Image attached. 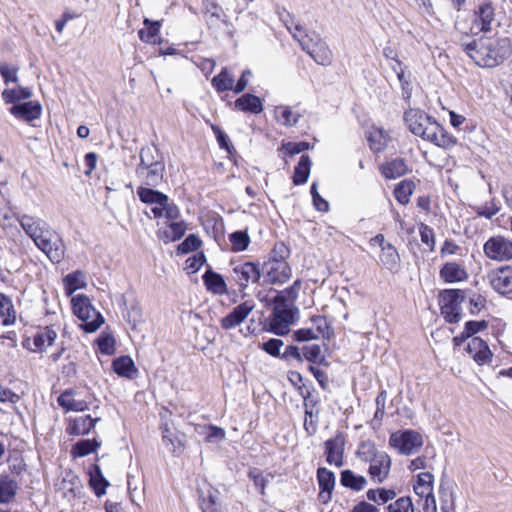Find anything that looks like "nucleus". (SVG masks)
I'll list each match as a JSON object with an SVG mask.
<instances>
[{
    "mask_svg": "<svg viewBox=\"0 0 512 512\" xmlns=\"http://www.w3.org/2000/svg\"><path fill=\"white\" fill-rule=\"evenodd\" d=\"M16 320V312L9 297L0 293V323L4 326L13 324Z\"/></svg>",
    "mask_w": 512,
    "mask_h": 512,
    "instance_id": "40",
    "label": "nucleus"
},
{
    "mask_svg": "<svg viewBox=\"0 0 512 512\" xmlns=\"http://www.w3.org/2000/svg\"><path fill=\"white\" fill-rule=\"evenodd\" d=\"M312 161L310 157L306 154H303L298 164L294 167V172L292 176V182L294 185L299 186L305 184L310 176Z\"/></svg>",
    "mask_w": 512,
    "mask_h": 512,
    "instance_id": "35",
    "label": "nucleus"
},
{
    "mask_svg": "<svg viewBox=\"0 0 512 512\" xmlns=\"http://www.w3.org/2000/svg\"><path fill=\"white\" fill-rule=\"evenodd\" d=\"M281 111V118H278V121L286 126V127H293L296 126L299 122V119L301 115L299 113H293L291 108L289 106H278L276 108V111Z\"/></svg>",
    "mask_w": 512,
    "mask_h": 512,
    "instance_id": "56",
    "label": "nucleus"
},
{
    "mask_svg": "<svg viewBox=\"0 0 512 512\" xmlns=\"http://www.w3.org/2000/svg\"><path fill=\"white\" fill-rule=\"evenodd\" d=\"M18 70L19 68L17 66L0 61V75L6 85L18 82Z\"/></svg>",
    "mask_w": 512,
    "mask_h": 512,
    "instance_id": "57",
    "label": "nucleus"
},
{
    "mask_svg": "<svg viewBox=\"0 0 512 512\" xmlns=\"http://www.w3.org/2000/svg\"><path fill=\"white\" fill-rule=\"evenodd\" d=\"M466 299V293L462 289H444L439 292L438 304L441 315L447 323H458L462 318L461 304Z\"/></svg>",
    "mask_w": 512,
    "mask_h": 512,
    "instance_id": "4",
    "label": "nucleus"
},
{
    "mask_svg": "<svg viewBox=\"0 0 512 512\" xmlns=\"http://www.w3.org/2000/svg\"><path fill=\"white\" fill-rule=\"evenodd\" d=\"M439 501L441 512L455 511V497L451 484L442 477L439 486Z\"/></svg>",
    "mask_w": 512,
    "mask_h": 512,
    "instance_id": "32",
    "label": "nucleus"
},
{
    "mask_svg": "<svg viewBox=\"0 0 512 512\" xmlns=\"http://www.w3.org/2000/svg\"><path fill=\"white\" fill-rule=\"evenodd\" d=\"M277 14L292 35L296 33L299 37L303 36L305 33L303 27L300 24H295L294 16L290 12L285 8H277Z\"/></svg>",
    "mask_w": 512,
    "mask_h": 512,
    "instance_id": "50",
    "label": "nucleus"
},
{
    "mask_svg": "<svg viewBox=\"0 0 512 512\" xmlns=\"http://www.w3.org/2000/svg\"><path fill=\"white\" fill-rule=\"evenodd\" d=\"M340 484L345 488L358 492L365 488L367 479L350 469H345L340 473Z\"/></svg>",
    "mask_w": 512,
    "mask_h": 512,
    "instance_id": "33",
    "label": "nucleus"
},
{
    "mask_svg": "<svg viewBox=\"0 0 512 512\" xmlns=\"http://www.w3.org/2000/svg\"><path fill=\"white\" fill-rule=\"evenodd\" d=\"M381 254L379 256L381 263L389 270L397 268L400 257L396 248L392 244H387L382 247Z\"/></svg>",
    "mask_w": 512,
    "mask_h": 512,
    "instance_id": "45",
    "label": "nucleus"
},
{
    "mask_svg": "<svg viewBox=\"0 0 512 512\" xmlns=\"http://www.w3.org/2000/svg\"><path fill=\"white\" fill-rule=\"evenodd\" d=\"M202 245V240L196 234H189L177 247V253L185 255L196 251Z\"/></svg>",
    "mask_w": 512,
    "mask_h": 512,
    "instance_id": "51",
    "label": "nucleus"
},
{
    "mask_svg": "<svg viewBox=\"0 0 512 512\" xmlns=\"http://www.w3.org/2000/svg\"><path fill=\"white\" fill-rule=\"evenodd\" d=\"M404 121L408 129L415 135L427 140L432 129H438L436 119L422 110L409 109L404 113Z\"/></svg>",
    "mask_w": 512,
    "mask_h": 512,
    "instance_id": "8",
    "label": "nucleus"
},
{
    "mask_svg": "<svg viewBox=\"0 0 512 512\" xmlns=\"http://www.w3.org/2000/svg\"><path fill=\"white\" fill-rule=\"evenodd\" d=\"M2 99L6 104H18L21 100H26L32 97V91L30 88L18 86L17 88L4 89Z\"/></svg>",
    "mask_w": 512,
    "mask_h": 512,
    "instance_id": "39",
    "label": "nucleus"
},
{
    "mask_svg": "<svg viewBox=\"0 0 512 512\" xmlns=\"http://www.w3.org/2000/svg\"><path fill=\"white\" fill-rule=\"evenodd\" d=\"M95 343L101 354L113 355L115 353V339L112 335L102 333Z\"/></svg>",
    "mask_w": 512,
    "mask_h": 512,
    "instance_id": "53",
    "label": "nucleus"
},
{
    "mask_svg": "<svg viewBox=\"0 0 512 512\" xmlns=\"http://www.w3.org/2000/svg\"><path fill=\"white\" fill-rule=\"evenodd\" d=\"M100 446L101 442L96 438L80 439L72 446L71 454L74 458L85 457L95 452Z\"/></svg>",
    "mask_w": 512,
    "mask_h": 512,
    "instance_id": "37",
    "label": "nucleus"
},
{
    "mask_svg": "<svg viewBox=\"0 0 512 512\" xmlns=\"http://www.w3.org/2000/svg\"><path fill=\"white\" fill-rule=\"evenodd\" d=\"M366 497L369 501L382 505L394 499L396 497V492L393 489L381 487L377 489H369L366 492Z\"/></svg>",
    "mask_w": 512,
    "mask_h": 512,
    "instance_id": "46",
    "label": "nucleus"
},
{
    "mask_svg": "<svg viewBox=\"0 0 512 512\" xmlns=\"http://www.w3.org/2000/svg\"><path fill=\"white\" fill-rule=\"evenodd\" d=\"M440 277L446 283L461 282L468 278L466 270L456 262H447L440 269Z\"/></svg>",
    "mask_w": 512,
    "mask_h": 512,
    "instance_id": "27",
    "label": "nucleus"
},
{
    "mask_svg": "<svg viewBox=\"0 0 512 512\" xmlns=\"http://www.w3.org/2000/svg\"><path fill=\"white\" fill-rule=\"evenodd\" d=\"M421 241L426 244L430 251L435 249V235L433 229L427 224L421 223L419 227Z\"/></svg>",
    "mask_w": 512,
    "mask_h": 512,
    "instance_id": "64",
    "label": "nucleus"
},
{
    "mask_svg": "<svg viewBox=\"0 0 512 512\" xmlns=\"http://www.w3.org/2000/svg\"><path fill=\"white\" fill-rule=\"evenodd\" d=\"M283 341L278 338H270L269 340L260 344V349L275 358H281L282 353L280 352L283 346Z\"/></svg>",
    "mask_w": 512,
    "mask_h": 512,
    "instance_id": "61",
    "label": "nucleus"
},
{
    "mask_svg": "<svg viewBox=\"0 0 512 512\" xmlns=\"http://www.w3.org/2000/svg\"><path fill=\"white\" fill-rule=\"evenodd\" d=\"M388 512H414L413 502L410 496H403L387 506Z\"/></svg>",
    "mask_w": 512,
    "mask_h": 512,
    "instance_id": "58",
    "label": "nucleus"
},
{
    "mask_svg": "<svg viewBox=\"0 0 512 512\" xmlns=\"http://www.w3.org/2000/svg\"><path fill=\"white\" fill-rule=\"evenodd\" d=\"M466 351L478 365L488 363L493 356L488 344L480 337H472L466 346Z\"/></svg>",
    "mask_w": 512,
    "mask_h": 512,
    "instance_id": "20",
    "label": "nucleus"
},
{
    "mask_svg": "<svg viewBox=\"0 0 512 512\" xmlns=\"http://www.w3.org/2000/svg\"><path fill=\"white\" fill-rule=\"evenodd\" d=\"M145 28L140 29L138 32L141 41L153 44L156 42V37L159 33L161 23L159 21H153L148 18L144 19Z\"/></svg>",
    "mask_w": 512,
    "mask_h": 512,
    "instance_id": "42",
    "label": "nucleus"
},
{
    "mask_svg": "<svg viewBox=\"0 0 512 512\" xmlns=\"http://www.w3.org/2000/svg\"><path fill=\"white\" fill-rule=\"evenodd\" d=\"M290 254V248L284 242L278 241L274 244L266 261H287Z\"/></svg>",
    "mask_w": 512,
    "mask_h": 512,
    "instance_id": "54",
    "label": "nucleus"
},
{
    "mask_svg": "<svg viewBox=\"0 0 512 512\" xmlns=\"http://www.w3.org/2000/svg\"><path fill=\"white\" fill-rule=\"evenodd\" d=\"M415 184L411 180H402L395 186L393 191L395 199L402 205L407 204L410 201V196L413 193Z\"/></svg>",
    "mask_w": 512,
    "mask_h": 512,
    "instance_id": "47",
    "label": "nucleus"
},
{
    "mask_svg": "<svg viewBox=\"0 0 512 512\" xmlns=\"http://www.w3.org/2000/svg\"><path fill=\"white\" fill-rule=\"evenodd\" d=\"M389 444L400 454L411 455L423 446V437L415 430L406 429L392 433Z\"/></svg>",
    "mask_w": 512,
    "mask_h": 512,
    "instance_id": "9",
    "label": "nucleus"
},
{
    "mask_svg": "<svg viewBox=\"0 0 512 512\" xmlns=\"http://www.w3.org/2000/svg\"><path fill=\"white\" fill-rule=\"evenodd\" d=\"M9 112L18 119L32 122L40 118L42 106L38 101H27L12 105Z\"/></svg>",
    "mask_w": 512,
    "mask_h": 512,
    "instance_id": "19",
    "label": "nucleus"
},
{
    "mask_svg": "<svg viewBox=\"0 0 512 512\" xmlns=\"http://www.w3.org/2000/svg\"><path fill=\"white\" fill-rule=\"evenodd\" d=\"M345 446V436L338 432L333 438L325 441V456L328 464H335L337 467L343 465V454Z\"/></svg>",
    "mask_w": 512,
    "mask_h": 512,
    "instance_id": "14",
    "label": "nucleus"
},
{
    "mask_svg": "<svg viewBox=\"0 0 512 512\" xmlns=\"http://www.w3.org/2000/svg\"><path fill=\"white\" fill-rule=\"evenodd\" d=\"M408 166L406 164V161L402 158H396L391 161H388L381 165L380 171L381 174L386 179H396L403 175H405L408 172Z\"/></svg>",
    "mask_w": 512,
    "mask_h": 512,
    "instance_id": "29",
    "label": "nucleus"
},
{
    "mask_svg": "<svg viewBox=\"0 0 512 512\" xmlns=\"http://www.w3.org/2000/svg\"><path fill=\"white\" fill-rule=\"evenodd\" d=\"M136 176L141 180L143 185L149 187H157L162 183L165 173V163L137 165Z\"/></svg>",
    "mask_w": 512,
    "mask_h": 512,
    "instance_id": "13",
    "label": "nucleus"
},
{
    "mask_svg": "<svg viewBox=\"0 0 512 512\" xmlns=\"http://www.w3.org/2000/svg\"><path fill=\"white\" fill-rule=\"evenodd\" d=\"M485 255L496 261H508L512 259V241L503 237H491L484 244Z\"/></svg>",
    "mask_w": 512,
    "mask_h": 512,
    "instance_id": "11",
    "label": "nucleus"
},
{
    "mask_svg": "<svg viewBox=\"0 0 512 512\" xmlns=\"http://www.w3.org/2000/svg\"><path fill=\"white\" fill-rule=\"evenodd\" d=\"M229 241L233 252H243L247 250L251 242L250 236L245 230H237L229 234Z\"/></svg>",
    "mask_w": 512,
    "mask_h": 512,
    "instance_id": "48",
    "label": "nucleus"
},
{
    "mask_svg": "<svg viewBox=\"0 0 512 512\" xmlns=\"http://www.w3.org/2000/svg\"><path fill=\"white\" fill-rule=\"evenodd\" d=\"M162 440L167 447L171 446L173 453L183 447L181 440L173 433L168 423L162 426Z\"/></svg>",
    "mask_w": 512,
    "mask_h": 512,
    "instance_id": "55",
    "label": "nucleus"
},
{
    "mask_svg": "<svg viewBox=\"0 0 512 512\" xmlns=\"http://www.w3.org/2000/svg\"><path fill=\"white\" fill-rule=\"evenodd\" d=\"M311 322L316 325L317 334H321L323 338L329 339L332 331L327 318L323 315H314L311 317Z\"/></svg>",
    "mask_w": 512,
    "mask_h": 512,
    "instance_id": "62",
    "label": "nucleus"
},
{
    "mask_svg": "<svg viewBox=\"0 0 512 512\" xmlns=\"http://www.w3.org/2000/svg\"><path fill=\"white\" fill-rule=\"evenodd\" d=\"M319 489L323 492L333 491L336 483V476L333 471L326 467H319L316 472Z\"/></svg>",
    "mask_w": 512,
    "mask_h": 512,
    "instance_id": "43",
    "label": "nucleus"
},
{
    "mask_svg": "<svg viewBox=\"0 0 512 512\" xmlns=\"http://www.w3.org/2000/svg\"><path fill=\"white\" fill-rule=\"evenodd\" d=\"M230 271L229 280L234 282L240 291H244L248 285L259 283L261 279V268L259 262L246 261L233 264Z\"/></svg>",
    "mask_w": 512,
    "mask_h": 512,
    "instance_id": "7",
    "label": "nucleus"
},
{
    "mask_svg": "<svg viewBox=\"0 0 512 512\" xmlns=\"http://www.w3.org/2000/svg\"><path fill=\"white\" fill-rule=\"evenodd\" d=\"M89 486L97 497H101L106 493L109 481L104 477L102 470L98 464H92L89 468Z\"/></svg>",
    "mask_w": 512,
    "mask_h": 512,
    "instance_id": "26",
    "label": "nucleus"
},
{
    "mask_svg": "<svg viewBox=\"0 0 512 512\" xmlns=\"http://www.w3.org/2000/svg\"><path fill=\"white\" fill-rule=\"evenodd\" d=\"M211 129L216 137L217 143L222 150H225L228 154L235 153V148L230 142L229 136L215 124L211 125Z\"/></svg>",
    "mask_w": 512,
    "mask_h": 512,
    "instance_id": "52",
    "label": "nucleus"
},
{
    "mask_svg": "<svg viewBox=\"0 0 512 512\" xmlns=\"http://www.w3.org/2000/svg\"><path fill=\"white\" fill-rule=\"evenodd\" d=\"M492 288L501 295L512 292V266H503L493 270L490 275Z\"/></svg>",
    "mask_w": 512,
    "mask_h": 512,
    "instance_id": "16",
    "label": "nucleus"
},
{
    "mask_svg": "<svg viewBox=\"0 0 512 512\" xmlns=\"http://www.w3.org/2000/svg\"><path fill=\"white\" fill-rule=\"evenodd\" d=\"M297 292H295L294 288H285L284 290L277 292L276 296L274 297L273 301L274 304H286L290 307H296L294 305L295 300L297 299Z\"/></svg>",
    "mask_w": 512,
    "mask_h": 512,
    "instance_id": "59",
    "label": "nucleus"
},
{
    "mask_svg": "<svg viewBox=\"0 0 512 512\" xmlns=\"http://www.w3.org/2000/svg\"><path fill=\"white\" fill-rule=\"evenodd\" d=\"M254 307L255 305L252 301H245L237 305L220 320L221 328L230 330L237 327L248 317Z\"/></svg>",
    "mask_w": 512,
    "mask_h": 512,
    "instance_id": "15",
    "label": "nucleus"
},
{
    "mask_svg": "<svg viewBox=\"0 0 512 512\" xmlns=\"http://www.w3.org/2000/svg\"><path fill=\"white\" fill-rule=\"evenodd\" d=\"M298 313L297 307H290L286 304L274 305L268 318L267 330L277 336L287 335L290 331L289 326L295 322Z\"/></svg>",
    "mask_w": 512,
    "mask_h": 512,
    "instance_id": "6",
    "label": "nucleus"
},
{
    "mask_svg": "<svg viewBox=\"0 0 512 512\" xmlns=\"http://www.w3.org/2000/svg\"><path fill=\"white\" fill-rule=\"evenodd\" d=\"M381 452L377 450L373 441L365 440L359 443L356 456L364 462H371Z\"/></svg>",
    "mask_w": 512,
    "mask_h": 512,
    "instance_id": "49",
    "label": "nucleus"
},
{
    "mask_svg": "<svg viewBox=\"0 0 512 512\" xmlns=\"http://www.w3.org/2000/svg\"><path fill=\"white\" fill-rule=\"evenodd\" d=\"M18 483L9 475H0V504L12 502L18 491Z\"/></svg>",
    "mask_w": 512,
    "mask_h": 512,
    "instance_id": "30",
    "label": "nucleus"
},
{
    "mask_svg": "<svg viewBox=\"0 0 512 512\" xmlns=\"http://www.w3.org/2000/svg\"><path fill=\"white\" fill-rule=\"evenodd\" d=\"M234 108L245 113L259 114L263 111L264 106L260 97L245 93L235 100Z\"/></svg>",
    "mask_w": 512,
    "mask_h": 512,
    "instance_id": "23",
    "label": "nucleus"
},
{
    "mask_svg": "<svg viewBox=\"0 0 512 512\" xmlns=\"http://www.w3.org/2000/svg\"><path fill=\"white\" fill-rule=\"evenodd\" d=\"M140 162L138 165L161 164L164 163V155L159 148L152 143L151 146H144L140 150Z\"/></svg>",
    "mask_w": 512,
    "mask_h": 512,
    "instance_id": "38",
    "label": "nucleus"
},
{
    "mask_svg": "<svg viewBox=\"0 0 512 512\" xmlns=\"http://www.w3.org/2000/svg\"><path fill=\"white\" fill-rule=\"evenodd\" d=\"M234 76L229 72L227 67H223L221 71L211 80V85L218 93L233 90Z\"/></svg>",
    "mask_w": 512,
    "mask_h": 512,
    "instance_id": "36",
    "label": "nucleus"
},
{
    "mask_svg": "<svg viewBox=\"0 0 512 512\" xmlns=\"http://www.w3.org/2000/svg\"><path fill=\"white\" fill-rule=\"evenodd\" d=\"M202 9L203 13L209 16L207 23L215 25L218 22H223L225 25H228L227 15L215 0H203Z\"/></svg>",
    "mask_w": 512,
    "mask_h": 512,
    "instance_id": "28",
    "label": "nucleus"
},
{
    "mask_svg": "<svg viewBox=\"0 0 512 512\" xmlns=\"http://www.w3.org/2000/svg\"><path fill=\"white\" fill-rule=\"evenodd\" d=\"M100 421V417L92 418L90 415L69 418L66 432L69 435H87Z\"/></svg>",
    "mask_w": 512,
    "mask_h": 512,
    "instance_id": "21",
    "label": "nucleus"
},
{
    "mask_svg": "<svg viewBox=\"0 0 512 512\" xmlns=\"http://www.w3.org/2000/svg\"><path fill=\"white\" fill-rule=\"evenodd\" d=\"M494 20L495 9L491 2H484L480 4L474 11L473 25L476 26L480 32H490L492 30V23Z\"/></svg>",
    "mask_w": 512,
    "mask_h": 512,
    "instance_id": "17",
    "label": "nucleus"
},
{
    "mask_svg": "<svg viewBox=\"0 0 512 512\" xmlns=\"http://www.w3.org/2000/svg\"><path fill=\"white\" fill-rule=\"evenodd\" d=\"M263 284L274 285L287 282L292 276V270L287 261H264L260 264Z\"/></svg>",
    "mask_w": 512,
    "mask_h": 512,
    "instance_id": "10",
    "label": "nucleus"
},
{
    "mask_svg": "<svg viewBox=\"0 0 512 512\" xmlns=\"http://www.w3.org/2000/svg\"><path fill=\"white\" fill-rule=\"evenodd\" d=\"M71 304L74 315L83 322L81 328L86 333L97 331L104 323V317L93 307L88 296L78 294L72 298Z\"/></svg>",
    "mask_w": 512,
    "mask_h": 512,
    "instance_id": "3",
    "label": "nucleus"
},
{
    "mask_svg": "<svg viewBox=\"0 0 512 512\" xmlns=\"http://www.w3.org/2000/svg\"><path fill=\"white\" fill-rule=\"evenodd\" d=\"M206 263V256L203 252H197L190 256L185 262V270L189 274L198 272L201 267Z\"/></svg>",
    "mask_w": 512,
    "mask_h": 512,
    "instance_id": "60",
    "label": "nucleus"
},
{
    "mask_svg": "<svg viewBox=\"0 0 512 512\" xmlns=\"http://www.w3.org/2000/svg\"><path fill=\"white\" fill-rule=\"evenodd\" d=\"M293 38L299 42L301 48L309 54L317 64L322 66L331 64L332 52L318 33H304L301 37L294 33Z\"/></svg>",
    "mask_w": 512,
    "mask_h": 512,
    "instance_id": "5",
    "label": "nucleus"
},
{
    "mask_svg": "<svg viewBox=\"0 0 512 512\" xmlns=\"http://www.w3.org/2000/svg\"><path fill=\"white\" fill-rule=\"evenodd\" d=\"M75 390L66 389L57 398L58 405L63 408L66 412L75 411L83 412L89 409V405L84 400H77L73 398Z\"/></svg>",
    "mask_w": 512,
    "mask_h": 512,
    "instance_id": "24",
    "label": "nucleus"
},
{
    "mask_svg": "<svg viewBox=\"0 0 512 512\" xmlns=\"http://www.w3.org/2000/svg\"><path fill=\"white\" fill-rule=\"evenodd\" d=\"M19 223L25 233L32 238L35 245L43 251L52 263H60L65 254V245L62 238L55 231L49 229L48 224L38 218L22 215Z\"/></svg>",
    "mask_w": 512,
    "mask_h": 512,
    "instance_id": "2",
    "label": "nucleus"
},
{
    "mask_svg": "<svg viewBox=\"0 0 512 512\" xmlns=\"http://www.w3.org/2000/svg\"><path fill=\"white\" fill-rule=\"evenodd\" d=\"M370 463L368 473L372 480L382 483L389 475L391 468L390 456L382 451Z\"/></svg>",
    "mask_w": 512,
    "mask_h": 512,
    "instance_id": "18",
    "label": "nucleus"
},
{
    "mask_svg": "<svg viewBox=\"0 0 512 512\" xmlns=\"http://www.w3.org/2000/svg\"><path fill=\"white\" fill-rule=\"evenodd\" d=\"M202 280L206 289L215 295H224L228 293L224 277L215 272L210 266L202 275Z\"/></svg>",
    "mask_w": 512,
    "mask_h": 512,
    "instance_id": "22",
    "label": "nucleus"
},
{
    "mask_svg": "<svg viewBox=\"0 0 512 512\" xmlns=\"http://www.w3.org/2000/svg\"><path fill=\"white\" fill-rule=\"evenodd\" d=\"M433 482L434 476L430 472H422L417 475L416 482L413 485V490L416 495L421 498H425V503L423 506L424 510L428 509V502L432 504L433 512H436V500L433 495Z\"/></svg>",
    "mask_w": 512,
    "mask_h": 512,
    "instance_id": "12",
    "label": "nucleus"
},
{
    "mask_svg": "<svg viewBox=\"0 0 512 512\" xmlns=\"http://www.w3.org/2000/svg\"><path fill=\"white\" fill-rule=\"evenodd\" d=\"M438 129H432L427 141L444 149H450L457 144V139L449 134L438 122L435 123Z\"/></svg>",
    "mask_w": 512,
    "mask_h": 512,
    "instance_id": "31",
    "label": "nucleus"
},
{
    "mask_svg": "<svg viewBox=\"0 0 512 512\" xmlns=\"http://www.w3.org/2000/svg\"><path fill=\"white\" fill-rule=\"evenodd\" d=\"M461 46L474 63L483 68H494L502 64L512 54L511 42L507 37L481 36L469 43H462Z\"/></svg>",
    "mask_w": 512,
    "mask_h": 512,
    "instance_id": "1",
    "label": "nucleus"
},
{
    "mask_svg": "<svg viewBox=\"0 0 512 512\" xmlns=\"http://www.w3.org/2000/svg\"><path fill=\"white\" fill-rule=\"evenodd\" d=\"M248 477L253 481L254 486L261 495H264L265 488L268 480L259 468H252L249 470Z\"/></svg>",
    "mask_w": 512,
    "mask_h": 512,
    "instance_id": "63",
    "label": "nucleus"
},
{
    "mask_svg": "<svg viewBox=\"0 0 512 512\" xmlns=\"http://www.w3.org/2000/svg\"><path fill=\"white\" fill-rule=\"evenodd\" d=\"M64 288L67 295H72L76 290L85 288L86 283L82 271L76 270L67 274L64 279Z\"/></svg>",
    "mask_w": 512,
    "mask_h": 512,
    "instance_id": "41",
    "label": "nucleus"
},
{
    "mask_svg": "<svg viewBox=\"0 0 512 512\" xmlns=\"http://www.w3.org/2000/svg\"><path fill=\"white\" fill-rule=\"evenodd\" d=\"M155 187L140 186L137 188V196L139 200L147 205H159L163 206L169 200L168 195L154 189Z\"/></svg>",
    "mask_w": 512,
    "mask_h": 512,
    "instance_id": "25",
    "label": "nucleus"
},
{
    "mask_svg": "<svg viewBox=\"0 0 512 512\" xmlns=\"http://www.w3.org/2000/svg\"><path fill=\"white\" fill-rule=\"evenodd\" d=\"M56 338L57 333L52 328L45 327L34 335L33 343L37 351H43L45 345L51 346Z\"/></svg>",
    "mask_w": 512,
    "mask_h": 512,
    "instance_id": "44",
    "label": "nucleus"
},
{
    "mask_svg": "<svg viewBox=\"0 0 512 512\" xmlns=\"http://www.w3.org/2000/svg\"><path fill=\"white\" fill-rule=\"evenodd\" d=\"M112 369L118 376L129 379L133 378L134 374L137 373L135 363L128 355L115 358L112 361Z\"/></svg>",
    "mask_w": 512,
    "mask_h": 512,
    "instance_id": "34",
    "label": "nucleus"
}]
</instances>
